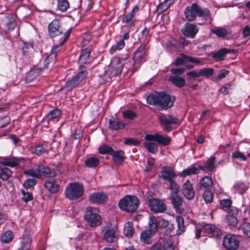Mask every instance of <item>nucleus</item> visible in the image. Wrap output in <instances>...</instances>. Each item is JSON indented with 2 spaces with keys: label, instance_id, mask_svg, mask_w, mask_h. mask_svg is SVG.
<instances>
[{
  "label": "nucleus",
  "instance_id": "1",
  "mask_svg": "<svg viewBox=\"0 0 250 250\" xmlns=\"http://www.w3.org/2000/svg\"><path fill=\"white\" fill-rule=\"evenodd\" d=\"M175 100L174 96H171L163 92H154L146 97L147 103L155 106L159 110L167 109L172 107Z\"/></svg>",
  "mask_w": 250,
  "mask_h": 250
},
{
  "label": "nucleus",
  "instance_id": "2",
  "mask_svg": "<svg viewBox=\"0 0 250 250\" xmlns=\"http://www.w3.org/2000/svg\"><path fill=\"white\" fill-rule=\"evenodd\" d=\"M48 33L49 36L53 38L57 37L55 39L56 42H58L60 46L62 45L67 40L70 36L71 29H69L64 32L60 25V22L58 19H55L53 20L49 24Z\"/></svg>",
  "mask_w": 250,
  "mask_h": 250
},
{
  "label": "nucleus",
  "instance_id": "3",
  "mask_svg": "<svg viewBox=\"0 0 250 250\" xmlns=\"http://www.w3.org/2000/svg\"><path fill=\"white\" fill-rule=\"evenodd\" d=\"M186 19L190 21L196 20L197 16L203 17L205 20H211L210 12L207 8L203 9L196 3L187 6L184 11Z\"/></svg>",
  "mask_w": 250,
  "mask_h": 250
},
{
  "label": "nucleus",
  "instance_id": "4",
  "mask_svg": "<svg viewBox=\"0 0 250 250\" xmlns=\"http://www.w3.org/2000/svg\"><path fill=\"white\" fill-rule=\"evenodd\" d=\"M148 48L146 43H142L136 49L132 57L133 62L128 68L133 73L138 70L141 65L146 61Z\"/></svg>",
  "mask_w": 250,
  "mask_h": 250
},
{
  "label": "nucleus",
  "instance_id": "5",
  "mask_svg": "<svg viewBox=\"0 0 250 250\" xmlns=\"http://www.w3.org/2000/svg\"><path fill=\"white\" fill-rule=\"evenodd\" d=\"M177 175L174 170L168 166L163 167L161 171L160 177L164 181V184L167 186L168 189H175L177 188L178 185L175 181Z\"/></svg>",
  "mask_w": 250,
  "mask_h": 250
},
{
  "label": "nucleus",
  "instance_id": "6",
  "mask_svg": "<svg viewBox=\"0 0 250 250\" xmlns=\"http://www.w3.org/2000/svg\"><path fill=\"white\" fill-rule=\"evenodd\" d=\"M139 204V199L135 196L126 195L119 202L120 208L128 212H133L136 210Z\"/></svg>",
  "mask_w": 250,
  "mask_h": 250
},
{
  "label": "nucleus",
  "instance_id": "7",
  "mask_svg": "<svg viewBox=\"0 0 250 250\" xmlns=\"http://www.w3.org/2000/svg\"><path fill=\"white\" fill-rule=\"evenodd\" d=\"M84 188L83 184L78 182L69 183L65 190L66 197L70 200H75L83 194Z\"/></svg>",
  "mask_w": 250,
  "mask_h": 250
},
{
  "label": "nucleus",
  "instance_id": "8",
  "mask_svg": "<svg viewBox=\"0 0 250 250\" xmlns=\"http://www.w3.org/2000/svg\"><path fill=\"white\" fill-rule=\"evenodd\" d=\"M84 219L92 227L99 226L102 223L101 217L98 214L97 209L91 207L86 208Z\"/></svg>",
  "mask_w": 250,
  "mask_h": 250
},
{
  "label": "nucleus",
  "instance_id": "9",
  "mask_svg": "<svg viewBox=\"0 0 250 250\" xmlns=\"http://www.w3.org/2000/svg\"><path fill=\"white\" fill-rule=\"evenodd\" d=\"M79 69L80 72L65 83V87L68 90H71L76 87L86 78L87 72L85 68L81 66Z\"/></svg>",
  "mask_w": 250,
  "mask_h": 250
},
{
  "label": "nucleus",
  "instance_id": "10",
  "mask_svg": "<svg viewBox=\"0 0 250 250\" xmlns=\"http://www.w3.org/2000/svg\"><path fill=\"white\" fill-rule=\"evenodd\" d=\"M159 120L161 125L168 132L171 131L172 125H180L181 123L177 118L171 115L160 116Z\"/></svg>",
  "mask_w": 250,
  "mask_h": 250
},
{
  "label": "nucleus",
  "instance_id": "11",
  "mask_svg": "<svg viewBox=\"0 0 250 250\" xmlns=\"http://www.w3.org/2000/svg\"><path fill=\"white\" fill-rule=\"evenodd\" d=\"M223 245L227 250H236L239 246V240L235 235L227 234L223 239Z\"/></svg>",
  "mask_w": 250,
  "mask_h": 250
},
{
  "label": "nucleus",
  "instance_id": "12",
  "mask_svg": "<svg viewBox=\"0 0 250 250\" xmlns=\"http://www.w3.org/2000/svg\"><path fill=\"white\" fill-rule=\"evenodd\" d=\"M110 64L112 67V73L115 76L120 74L122 72L125 65V67L127 69H128V67L131 66V64H125L123 58H120L118 57H114L111 60Z\"/></svg>",
  "mask_w": 250,
  "mask_h": 250
},
{
  "label": "nucleus",
  "instance_id": "13",
  "mask_svg": "<svg viewBox=\"0 0 250 250\" xmlns=\"http://www.w3.org/2000/svg\"><path fill=\"white\" fill-rule=\"evenodd\" d=\"M148 205L154 213L164 212L167 210V206L162 200L152 198L149 199Z\"/></svg>",
  "mask_w": 250,
  "mask_h": 250
},
{
  "label": "nucleus",
  "instance_id": "14",
  "mask_svg": "<svg viewBox=\"0 0 250 250\" xmlns=\"http://www.w3.org/2000/svg\"><path fill=\"white\" fill-rule=\"evenodd\" d=\"M146 140L155 141L159 144L164 146L169 145L171 141V139L168 136H163L161 134L155 133L154 134H146L145 136Z\"/></svg>",
  "mask_w": 250,
  "mask_h": 250
},
{
  "label": "nucleus",
  "instance_id": "15",
  "mask_svg": "<svg viewBox=\"0 0 250 250\" xmlns=\"http://www.w3.org/2000/svg\"><path fill=\"white\" fill-rule=\"evenodd\" d=\"M174 246L170 239H165L154 244L150 250H174Z\"/></svg>",
  "mask_w": 250,
  "mask_h": 250
},
{
  "label": "nucleus",
  "instance_id": "16",
  "mask_svg": "<svg viewBox=\"0 0 250 250\" xmlns=\"http://www.w3.org/2000/svg\"><path fill=\"white\" fill-rule=\"evenodd\" d=\"M117 229L115 227L105 228L103 235L104 240L108 243H114L118 240Z\"/></svg>",
  "mask_w": 250,
  "mask_h": 250
},
{
  "label": "nucleus",
  "instance_id": "17",
  "mask_svg": "<svg viewBox=\"0 0 250 250\" xmlns=\"http://www.w3.org/2000/svg\"><path fill=\"white\" fill-rule=\"evenodd\" d=\"M171 190L170 197L171 202L175 208L179 209L183 202V198L180 196L178 194L180 190L179 187V186H177V188L176 190Z\"/></svg>",
  "mask_w": 250,
  "mask_h": 250
},
{
  "label": "nucleus",
  "instance_id": "18",
  "mask_svg": "<svg viewBox=\"0 0 250 250\" xmlns=\"http://www.w3.org/2000/svg\"><path fill=\"white\" fill-rule=\"evenodd\" d=\"M182 191L184 196L188 200L192 199L195 195L194 190L192 184L189 180L183 184Z\"/></svg>",
  "mask_w": 250,
  "mask_h": 250
},
{
  "label": "nucleus",
  "instance_id": "19",
  "mask_svg": "<svg viewBox=\"0 0 250 250\" xmlns=\"http://www.w3.org/2000/svg\"><path fill=\"white\" fill-rule=\"evenodd\" d=\"M182 32L186 37L193 38L198 32V28L193 24L187 23L182 30Z\"/></svg>",
  "mask_w": 250,
  "mask_h": 250
},
{
  "label": "nucleus",
  "instance_id": "20",
  "mask_svg": "<svg viewBox=\"0 0 250 250\" xmlns=\"http://www.w3.org/2000/svg\"><path fill=\"white\" fill-rule=\"evenodd\" d=\"M186 62H189L196 64L201 62V61L198 59L181 54L179 57L176 58L175 62V65H181L184 64Z\"/></svg>",
  "mask_w": 250,
  "mask_h": 250
},
{
  "label": "nucleus",
  "instance_id": "21",
  "mask_svg": "<svg viewBox=\"0 0 250 250\" xmlns=\"http://www.w3.org/2000/svg\"><path fill=\"white\" fill-rule=\"evenodd\" d=\"M238 213V210L236 208H231L228 212L226 217L227 223L231 226H235L238 223L236 218Z\"/></svg>",
  "mask_w": 250,
  "mask_h": 250
},
{
  "label": "nucleus",
  "instance_id": "22",
  "mask_svg": "<svg viewBox=\"0 0 250 250\" xmlns=\"http://www.w3.org/2000/svg\"><path fill=\"white\" fill-rule=\"evenodd\" d=\"M107 200V196L103 192H94L90 194L89 200L92 203L103 204Z\"/></svg>",
  "mask_w": 250,
  "mask_h": 250
},
{
  "label": "nucleus",
  "instance_id": "23",
  "mask_svg": "<svg viewBox=\"0 0 250 250\" xmlns=\"http://www.w3.org/2000/svg\"><path fill=\"white\" fill-rule=\"evenodd\" d=\"M32 240L28 232H25L21 243V247L18 250H31Z\"/></svg>",
  "mask_w": 250,
  "mask_h": 250
},
{
  "label": "nucleus",
  "instance_id": "24",
  "mask_svg": "<svg viewBox=\"0 0 250 250\" xmlns=\"http://www.w3.org/2000/svg\"><path fill=\"white\" fill-rule=\"evenodd\" d=\"M39 172L40 174V178L42 177H53L56 175L55 171L48 167L43 165L38 166Z\"/></svg>",
  "mask_w": 250,
  "mask_h": 250
},
{
  "label": "nucleus",
  "instance_id": "25",
  "mask_svg": "<svg viewBox=\"0 0 250 250\" xmlns=\"http://www.w3.org/2000/svg\"><path fill=\"white\" fill-rule=\"evenodd\" d=\"M20 164V160L19 159L11 157H5L0 161V165L4 167L8 166L11 167H16Z\"/></svg>",
  "mask_w": 250,
  "mask_h": 250
},
{
  "label": "nucleus",
  "instance_id": "26",
  "mask_svg": "<svg viewBox=\"0 0 250 250\" xmlns=\"http://www.w3.org/2000/svg\"><path fill=\"white\" fill-rule=\"evenodd\" d=\"M212 179L209 176H205L202 178L199 183V188L202 190H209L212 186Z\"/></svg>",
  "mask_w": 250,
  "mask_h": 250
},
{
  "label": "nucleus",
  "instance_id": "27",
  "mask_svg": "<svg viewBox=\"0 0 250 250\" xmlns=\"http://www.w3.org/2000/svg\"><path fill=\"white\" fill-rule=\"evenodd\" d=\"M112 159L116 165H121L125 159V152L122 150L114 151L111 153Z\"/></svg>",
  "mask_w": 250,
  "mask_h": 250
},
{
  "label": "nucleus",
  "instance_id": "28",
  "mask_svg": "<svg viewBox=\"0 0 250 250\" xmlns=\"http://www.w3.org/2000/svg\"><path fill=\"white\" fill-rule=\"evenodd\" d=\"M109 128L112 130H118L125 127V124L118 119L112 118L108 121Z\"/></svg>",
  "mask_w": 250,
  "mask_h": 250
},
{
  "label": "nucleus",
  "instance_id": "29",
  "mask_svg": "<svg viewBox=\"0 0 250 250\" xmlns=\"http://www.w3.org/2000/svg\"><path fill=\"white\" fill-rule=\"evenodd\" d=\"M203 228L207 232L209 233L212 237H218L222 234L221 231L213 225L206 224Z\"/></svg>",
  "mask_w": 250,
  "mask_h": 250
},
{
  "label": "nucleus",
  "instance_id": "30",
  "mask_svg": "<svg viewBox=\"0 0 250 250\" xmlns=\"http://www.w3.org/2000/svg\"><path fill=\"white\" fill-rule=\"evenodd\" d=\"M44 186L49 192L52 193L58 192L60 188L59 185L56 184L55 181L53 179L46 180Z\"/></svg>",
  "mask_w": 250,
  "mask_h": 250
},
{
  "label": "nucleus",
  "instance_id": "31",
  "mask_svg": "<svg viewBox=\"0 0 250 250\" xmlns=\"http://www.w3.org/2000/svg\"><path fill=\"white\" fill-rule=\"evenodd\" d=\"M169 81L179 88L183 87L186 84L185 79L177 76H171L169 78Z\"/></svg>",
  "mask_w": 250,
  "mask_h": 250
},
{
  "label": "nucleus",
  "instance_id": "32",
  "mask_svg": "<svg viewBox=\"0 0 250 250\" xmlns=\"http://www.w3.org/2000/svg\"><path fill=\"white\" fill-rule=\"evenodd\" d=\"M57 56V50L56 48H53L50 55L47 56L45 59L44 63V68L48 67V64L50 63L54 64L56 62V57Z\"/></svg>",
  "mask_w": 250,
  "mask_h": 250
},
{
  "label": "nucleus",
  "instance_id": "33",
  "mask_svg": "<svg viewBox=\"0 0 250 250\" xmlns=\"http://www.w3.org/2000/svg\"><path fill=\"white\" fill-rule=\"evenodd\" d=\"M215 157L212 156L207 160L204 166H199V167L203 170L207 169L209 171H212L215 168Z\"/></svg>",
  "mask_w": 250,
  "mask_h": 250
},
{
  "label": "nucleus",
  "instance_id": "34",
  "mask_svg": "<svg viewBox=\"0 0 250 250\" xmlns=\"http://www.w3.org/2000/svg\"><path fill=\"white\" fill-rule=\"evenodd\" d=\"M144 143V146L145 148L149 152L152 154H155L158 151V145L154 142L155 141H149Z\"/></svg>",
  "mask_w": 250,
  "mask_h": 250
},
{
  "label": "nucleus",
  "instance_id": "35",
  "mask_svg": "<svg viewBox=\"0 0 250 250\" xmlns=\"http://www.w3.org/2000/svg\"><path fill=\"white\" fill-rule=\"evenodd\" d=\"M12 171L6 167L0 165V178L2 180H7L12 175Z\"/></svg>",
  "mask_w": 250,
  "mask_h": 250
},
{
  "label": "nucleus",
  "instance_id": "36",
  "mask_svg": "<svg viewBox=\"0 0 250 250\" xmlns=\"http://www.w3.org/2000/svg\"><path fill=\"white\" fill-rule=\"evenodd\" d=\"M211 31L217 37L221 38L225 37L230 33L227 29L221 27H215L211 29Z\"/></svg>",
  "mask_w": 250,
  "mask_h": 250
},
{
  "label": "nucleus",
  "instance_id": "37",
  "mask_svg": "<svg viewBox=\"0 0 250 250\" xmlns=\"http://www.w3.org/2000/svg\"><path fill=\"white\" fill-rule=\"evenodd\" d=\"M40 74V70L38 69H33L30 70L26 74L25 81L27 83L33 81Z\"/></svg>",
  "mask_w": 250,
  "mask_h": 250
},
{
  "label": "nucleus",
  "instance_id": "38",
  "mask_svg": "<svg viewBox=\"0 0 250 250\" xmlns=\"http://www.w3.org/2000/svg\"><path fill=\"white\" fill-rule=\"evenodd\" d=\"M199 169L194 166H191L185 169H184L180 174L181 177H186L187 176L196 174L199 172Z\"/></svg>",
  "mask_w": 250,
  "mask_h": 250
},
{
  "label": "nucleus",
  "instance_id": "39",
  "mask_svg": "<svg viewBox=\"0 0 250 250\" xmlns=\"http://www.w3.org/2000/svg\"><path fill=\"white\" fill-rule=\"evenodd\" d=\"M230 52H231V50L230 49L223 48L220 49L217 52L214 53L212 55V58L214 59L221 61L224 59L225 55L227 53H230Z\"/></svg>",
  "mask_w": 250,
  "mask_h": 250
},
{
  "label": "nucleus",
  "instance_id": "40",
  "mask_svg": "<svg viewBox=\"0 0 250 250\" xmlns=\"http://www.w3.org/2000/svg\"><path fill=\"white\" fill-rule=\"evenodd\" d=\"M148 227L149 229L147 230L150 231L151 233H154L157 231L158 228V222L155 217L152 216L149 218Z\"/></svg>",
  "mask_w": 250,
  "mask_h": 250
},
{
  "label": "nucleus",
  "instance_id": "41",
  "mask_svg": "<svg viewBox=\"0 0 250 250\" xmlns=\"http://www.w3.org/2000/svg\"><path fill=\"white\" fill-rule=\"evenodd\" d=\"M152 234L150 231L147 230L143 231L140 235L141 241L145 244L150 243L151 241Z\"/></svg>",
  "mask_w": 250,
  "mask_h": 250
},
{
  "label": "nucleus",
  "instance_id": "42",
  "mask_svg": "<svg viewBox=\"0 0 250 250\" xmlns=\"http://www.w3.org/2000/svg\"><path fill=\"white\" fill-rule=\"evenodd\" d=\"M176 221L178 225V229L176 234L178 235H181L185 230L184 220L183 217L181 216H177Z\"/></svg>",
  "mask_w": 250,
  "mask_h": 250
},
{
  "label": "nucleus",
  "instance_id": "43",
  "mask_svg": "<svg viewBox=\"0 0 250 250\" xmlns=\"http://www.w3.org/2000/svg\"><path fill=\"white\" fill-rule=\"evenodd\" d=\"M4 25L5 26L4 28V31L6 33H9L11 31H12L17 26V22L14 19H9L6 21Z\"/></svg>",
  "mask_w": 250,
  "mask_h": 250
},
{
  "label": "nucleus",
  "instance_id": "44",
  "mask_svg": "<svg viewBox=\"0 0 250 250\" xmlns=\"http://www.w3.org/2000/svg\"><path fill=\"white\" fill-rule=\"evenodd\" d=\"M99 159L97 157H90L85 161L84 163L87 167L94 168L99 165Z\"/></svg>",
  "mask_w": 250,
  "mask_h": 250
},
{
  "label": "nucleus",
  "instance_id": "45",
  "mask_svg": "<svg viewBox=\"0 0 250 250\" xmlns=\"http://www.w3.org/2000/svg\"><path fill=\"white\" fill-rule=\"evenodd\" d=\"M46 150V147L42 144H37L31 150V152L33 154H35L38 155H41L45 152Z\"/></svg>",
  "mask_w": 250,
  "mask_h": 250
},
{
  "label": "nucleus",
  "instance_id": "46",
  "mask_svg": "<svg viewBox=\"0 0 250 250\" xmlns=\"http://www.w3.org/2000/svg\"><path fill=\"white\" fill-rule=\"evenodd\" d=\"M134 231L132 223L128 222L125 225L124 233L126 236L131 237L133 234Z\"/></svg>",
  "mask_w": 250,
  "mask_h": 250
},
{
  "label": "nucleus",
  "instance_id": "47",
  "mask_svg": "<svg viewBox=\"0 0 250 250\" xmlns=\"http://www.w3.org/2000/svg\"><path fill=\"white\" fill-rule=\"evenodd\" d=\"M90 54V50L88 48L83 49L79 57V61L82 63H86Z\"/></svg>",
  "mask_w": 250,
  "mask_h": 250
},
{
  "label": "nucleus",
  "instance_id": "48",
  "mask_svg": "<svg viewBox=\"0 0 250 250\" xmlns=\"http://www.w3.org/2000/svg\"><path fill=\"white\" fill-rule=\"evenodd\" d=\"M62 114V110L59 108H56L50 111L46 115L48 120L57 119Z\"/></svg>",
  "mask_w": 250,
  "mask_h": 250
},
{
  "label": "nucleus",
  "instance_id": "49",
  "mask_svg": "<svg viewBox=\"0 0 250 250\" xmlns=\"http://www.w3.org/2000/svg\"><path fill=\"white\" fill-rule=\"evenodd\" d=\"M174 2V0H165L158 6V10L160 12H164L167 10Z\"/></svg>",
  "mask_w": 250,
  "mask_h": 250
},
{
  "label": "nucleus",
  "instance_id": "50",
  "mask_svg": "<svg viewBox=\"0 0 250 250\" xmlns=\"http://www.w3.org/2000/svg\"><path fill=\"white\" fill-rule=\"evenodd\" d=\"M13 239V233L11 231L8 230L4 232L1 236V241L3 243L11 242Z\"/></svg>",
  "mask_w": 250,
  "mask_h": 250
},
{
  "label": "nucleus",
  "instance_id": "51",
  "mask_svg": "<svg viewBox=\"0 0 250 250\" xmlns=\"http://www.w3.org/2000/svg\"><path fill=\"white\" fill-rule=\"evenodd\" d=\"M125 45V43L123 40H121L117 43L116 44L113 45L109 52L111 54L114 53L117 50H120L122 49Z\"/></svg>",
  "mask_w": 250,
  "mask_h": 250
},
{
  "label": "nucleus",
  "instance_id": "52",
  "mask_svg": "<svg viewBox=\"0 0 250 250\" xmlns=\"http://www.w3.org/2000/svg\"><path fill=\"white\" fill-rule=\"evenodd\" d=\"M24 173L28 176L33 177L36 178H40V174L39 172L38 167L36 169H29L24 170Z\"/></svg>",
  "mask_w": 250,
  "mask_h": 250
},
{
  "label": "nucleus",
  "instance_id": "53",
  "mask_svg": "<svg viewBox=\"0 0 250 250\" xmlns=\"http://www.w3.org/2000/svg\"><path fill=\"white\" fill-rule=\"evenodd\" d=\"M231 201L229 199H223L220 201V205L222 208L228 212L229 211L230 208H235L231 206Z\"/></svg>",
  "mask_w": 250,
  "mask_h": 250
},
{
  "label": "nucleus",
  "instance_id": "54",
  "mask_svg": "<svg viewBox=\"0 0 250 250\" xmlns=\"http://www.w3.org/2000/svg\"><path fill=\"white\" fill-rule=\"evenodd\" d=\"M214 72V69L212 68H204L199 70V74L200 76H204L209 77L212 76Z\"/></svg>",
  "mask_w": 250,
  "mask_h": 250
},
{
  "label": "nucleus",
  "instance_id": "55",
  "mask_svg": "<svg viewBox=\"0 0 250 250\" xmlns=\"http://www.w3.org/2000/svg\"><path fill=\"white\" fill-rule=\"evenodd\" d=\"M99 151L101 154H108L111 155L113 149L108 145H103L99 147Z\"/></svg>",
  "mask_w": 250,
  "mask_h": 250
},
{
  "label": "nucleus",
  "instance_id": "56",
  "mask_svg": "<svg viewBox=\"0 0 250 250\" xmlns=\"http://www.w3.org/2000/svg\"><path fill=\"white\" fill-rule=\"evenodd\" d=\"M166 46L167 48L171 52L177 50L176 42L173 39L169 40L166 43Z\"/></svg>",
  "mask_w": 250,
  "mask_h": 250
},
{
  "label": "nucleus",
  "instance_id": "57",
  "mask_svg": "<svg viewBox=\"0 0 250 250\" xmlns=\"http://www.w3.org/2000/svg\"><path fill=\"white\" fill-rule=\"evenodd\" d=\"M240 229L244 234L250 237V224L247 222H243L240 225Z\"/></svg>",
  "mask_w": 250,
  "mask_h": 250
},
{
  "label": "nucleus",
  "instance_id": "58",
  "mask_svg": "<svg viewBox=\"0 0 250 250\" xmlns=\"http://www.w3.org/2000/svg\"><path fill=\"white\" fill-rule=\"evenodd\" d=\"M203 197L206 203H210L212 202L213 196L212 193L209 190H204Z\"/></svg>",
  "mask_w": 250,
  "mask_h": 250
},
{
  "label": "nucleus",
  "instance_id": "59",
  "mask_svg": "<svg viewBox=\"0 0 250 250\" xmlns=\"http://www.w3.org/2000/svg\"><path fill=\"white\" fill-rule=\"evenodd\" d=\"M22 193V199L25 203H27L28 202L31 201L33 200V196L31 192L28 191H26L24 190H21Z\"/></svg>",
  "mask_w": 250,
  "mask_h": 250
},
{
  "label": "nucleus",
  "instance_id": "60",
  "mask_svg": "<svg viewBox=\"0 0 250 250\" xmlns=\"http://www.w3.org/2000/svg\"><path fill=\"white\" fill-rule=\"evenodd\" d=\"M231 157L233 159H238L240 161H246L247 160L246 156L243 153L238 151L233 152Z\"/></svg>",
  "mask_w": 250,
  "mask_h": 250
},
{
  "label": "nucleus",
  "instance_id": "61",
  "mask_svg": "<svg viewBox=\"0 0 250 250\" xmlns=\"http://www.w3.org/2000/svg\"><path fill=\"white\" fill-rule=\"evenodd\" d=\"M123 117L125 119L131 120L136 117V113L132 110H127L123 112Z\"/></svg>",
  "mask_w": 250,
  "mask_h": 250
},
{
  "label": "nucleus",
  "instance_id": "62",
  "mask_svg": "<svg viewBox=\"0 0 250 250\" xmlns=\"http://www.w3.org/2000/svg\"><path fill=\"white\" fill-rule=\"evenodd\" d=\"M37 183V181L34 178L28 179L23 183V186L28 189L34 186Z\"/></svg>",
  "mask_w": 250,
  "mask_h": 250
},
{
  "label": "nucleus",
  "instance_id": "63",
  "mask_svg": "<svg viewBox=\"0 0 250 250\" xmlns=\"http://www.w3.org/2000/svg\"><path fill=\"white\" fill-rule=\"evenodd\" d=\"M124 144L128 146H138L140 144V141L132 138H127L125 140Z\"/></svg>",
  "mask_w": 250,
  "mask_h": 250
},
{
  "label": "nucleus",
  "instance_id": "64",
  "mask_svg": "<svg viewBox=\"0 0 250 250\" xmlns=\"http://www.w3.org/2000/svg\"><path fill=\"white\" fill-rule=\"evenodd\" d=\"M229 73V71L225 69H221L218 73L216 80H221L224 78Z\"/></svg>",
  "mask_w": 250,
  "mask_h": 250
}]
</instances>
